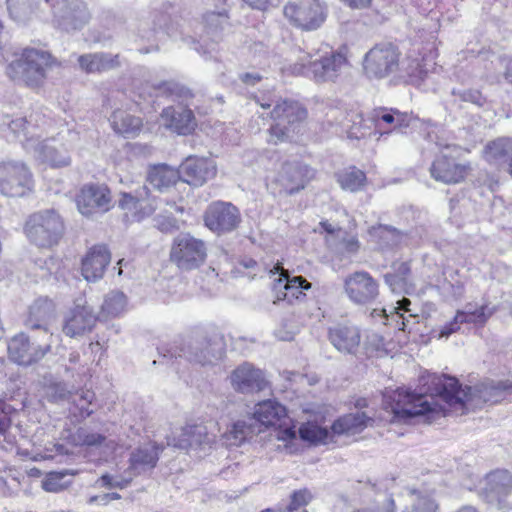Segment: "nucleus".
Instances as JSON below:
<instances>
[{
  "label": "nucleus",
  "instance_id": "obj_1",
  "mask_svg": "<svg viewBox=\"0 0 512 512\" xmlns=\"http://www.w3.org/2000/svg\"><path fill=\"white\" fill-rule=\"evenodd\" d=\"M430 394L446 403L448 414L464 415L485 403H498L504 398V381L485 380L474 386L462 387L459 380L447 375H435Z\"/></svg>",
  "mask_w": 512,
  "mask_h": 512
},
{
  "label": "nucleus",
  "instance_id": "obj_2",
  "mask_svg": "<svg viewBox=\"0 0 512 512\" xmlns=\"http://www.w3.org/2000/svg\"><path fill=\"white\" fill-rule=\"evenodd\" d=\"M434 376L429 377L424 393H415L403 388L386 392L383 396L384 409L393 414L394 420L404 422L418 416L434 419L448 415L446 403L430 394L431 380Z\"/></svg>",
  "mask_w": 512,
  "mask_h": 512
},
{
  "label": "nucleus",
  "instance_id": "obj_3",
  "mask_svg": "<svg viewBox=\"0 0 512 512\" xmlns=\"http://www.w3.org/2000/svg\"><path fill=\"white\" fill-rule=\"evenodd\" d=\"M5 73L19 85L39 90L48 79L49 71L60 65L51 52L34 47H24L13 54Z\"/></svg>",
  "mask_w": 512,
  "mask_h": 512
},
{
  "label": "nucleus",
  "instance_id": "obj_4",
  "mask_svg": "<svg viewBox=\"0 0 512 512\" xmlns=\"http://www.w3.org/2000/svg\"><path fill=\"white\" fill-rule=\"evenodd\" d=\"M373 423L374 418L365 412L347 413L335 419L330 430L316 421H307L300 425L298 433L302 441L318 446L334 442L335 436L359 434Z\"/></svg>",
  "mask_w": 512,
  "mask_h": 512
},
{
  "label": "nucleus",
  "instance_id": "obj_5",
  "mask_svg": "<svg viewBox=\"0 0 512 512\" xmlns=\"http://www.w3.org/2000/svg\"><path fill=\"white\" fill-rule=\"evenodd\" d=\"M349 64L346 55L340 51L317 50L316 54H304L300 61L290 64L286 70L293 76H303L315 83L334 82L342 68Z\"/></svg>",
  "mask_w": 512,
  "mask_h": 512
},
{
  "label": "nucleus",
  "instance_id": "obj_6",
  "mask_svg": "<svg viewBox=\"0 0 512 512\" xmlns=\"http://www.w3.org/2000/svg\"><path fill=\"white\" fill-rule=\"evenodd\" d=\"M309 112L304 103L292 98H282L273 105L268 114L272 121L267 129V143L279 145L289 142L291 132L307 121Z\"/></svg>",
  "mask_w": 512,
  "mask_h": 512
},
{
  "label": "nucleus",
  "instance_id": "obj_7",
  "mask_svg": "<svg viewBox=\"0 0 512 512\" xmlns=\"http://www.w3.org/2000/svg\"><path fill=\"white\" fill-rule=\"evenodd\" d=\"M66 226L62 216L54 209L30 214L23 226L27 239L39 248L51 249L63 239Z\"/></svg>",
  "mask_w": 512,
  "mask_h": 512
},
{
  "label": "nucleus",
  "instance_id": "obj_8",
  "mask_svg": "<svg viewBox=\"0 0 512 512\" xmlns=\"http://www.w3.org/2000/svg\"><path fill=\"white\" fill-rule=\"evenodd\" d=\"M431 177L447 185L465 182L473 172V164L458 147H446L437 154L429 169Z\"/></svg>",
  "mask_w": 512,
  "mask_h": 512
},
{
  "label": "nucleus",
  "instance_id": "obj_9",
  "mask_svg": "<svg viewBox=\"0 0 512 512\" xmlns=\"http://www.w3.org/2000/svg\"><path fill=\"white\" fill-rule=\"evenodd\" d=\"M208 243L191 233H182L173 238L169 261L182 272H190L203 267L208 259Z\"/></svg>",
  "mask_w": 512,
  "mask_h": 512
},
{
  "label": "nucleus",
  "instance_id": "obj_10",
  "mask_svg": "<svg viewBox=\"0 0 512 512\" xmlns=\"http://www.w3.org/2000/svg\"><path fill=\"white\" fill-rule=\"evenodd\" d=\"M439 55L435 40L413 41L401 60L399 71L410 83L423 81Z\"/></svg>",
  "mask_w": 512,
  "mask_h": 512
},
{
  "label": "nucleus",
  "instance_id": "obj_11",
  "mask_svg": "<svg viewBox=\"0 0 512 512\" xmlns=\"http://www.w3.org/2000/svg\"><path fill=\"white\" fill-rule=\"evenodd\" d=\"M35 179L23 161H0V193L6 197L22 198L34 192Z\"/></svg>",
  "mask_w": 512,
  "mask_h": 512
},
{
  "label": "nucleus",
  "instance_id": "obj_12",
  "mask_svg": "<svg viewBox=\"0 0 512 512\" xmlns=\"http://www.w3.org/2000/svg\"><path fill=\"white\" fill-rule=\"evenodd\" d=\"M400 63L399 47L393 42H381L365 54L363 69L367 76L382 79L399 71Z\"/></svg>",
  "mask_w": 512,
  "mask_h": 512
},
{
  "label": "nucleus",
  "instance_id": "obj_13",
  "mask_svg": "<svg viewBox=\"0 0 512 512\" xmlns=\"http://www.w3.org/2000/svg\"><path fill=\"white\" fill-rule=\"evenodd\" d=\"M74 202L83 216L106 213L113 207L112 191L106 183H85L76 192Z\"/></svg>",
  "mask_w": 512,
  "mask_h": 512
},
{
  "label": "nucleus",
  "instance_id": "obj_14",
  "mask_svg": "<svg viewBox=\"0 0 512 512\" xmlns=\"http://www.w3.org/2000/svg\"><path fill=\"white\" fill-rule=\"evenodd\" d=\"M283 12L291 25L306 31L319 28L325 20L324 9L317 0L289 2Z\"/></svg>",
  "mask_w": 512,
  "mask_h": 512
},
{
  "label": "nucleus",
  "instance_id": "obj_15",
  "mask_svg": "<svg viewBox=\"0 0 512 512\" xmlns=\"http://www.w3.org/2000/svg\"><path fill=\"white\" fill-rule=\"evenodd\" d=\"M343 287L348 299L358 305L372 304L380 294L379 282L364 270L348 274L344 278Z\"/></svg>",
  "mask_w": 512,
  "mask_h": 512
},
{
  "label": "nucleus",
  "instance_id": "obj_16",
  "mask_svg": "<svg viewBox=\"0 0 512 512\" xmlns=\"http://www.w3.org/2000/svg\"><path fill=\"white\" fill-rule=\"evenodd\" d=\"M41 343L30 338L24 333H19L11 338L8 344L9 359L19 365H31L40 361L50 350V339L43 338Z\"/></svg>",
  "mask_w": 512,
  "mask_h": 512
},
{
  "label": "nucleus",
  "instance_id": "obj_17",
  "mask_svg": "<svg viewBox=\"0 0 512 512\" xmlns=\"http://www.w3.org/2000/svg\"><path fill=\"white\" fill-rule=\"evenodd\" d=\"M203 221L210 231L220 235L235 230L241 222V214L232 203L216 201L207 207Z\"/></svg>",
  "mask_w": 512,
  "mask_h": 512
},
{
  "label": "nucleus",
  "instance_id": "obj_18",
  "mask_svg": "<svg viewBox=\"0 0 512 512\" xmlns=\"http://www.w3.org/2000/svg\"><path fill=\"white\" fill-rule=\"evenodd\" d=\"M160 120L165 129L179 136L194 135L198 128L194 111L182 103L163 108Z\"/></svg>",
  "mask_w": 512,
  "mask_h": 512
},
{
  "label": "nucleus",
  "instance_id": "obj_19",
  "mask_svg": "<svg viewBox=\"0 0 512 512\" xmlns=\"http://www.w3.org/2000/svg\"><path fill=\"white\" fill-rule=\"evenodd\" d=\"M119 207L129 221L141 222L154 214L156 198L150 195V189L144 185L135 195L127 192L121 193Z\"/></svg>",
  "mask_w": 512,
  "mask_h": 512
},
{
  "label": "nucleus",
  "instance_id": "obj_20",
  "mask_svg": "<svg viewBox=\"0 0 512 512\" xmlns=\"http://www.w3.org/2000/svg\"><path fill=\"white\" fill-rule=\"evenodd\" d=\"M111 251L107 244L97 243L90 246L80 261V272L88 282L102 279L111 262Z\"/></svg>",
  "mask_w": 512,
  "mask_h": 512
},
{
  "label": "nucleus",
  "instance_id": "obj_21",
  "mask_svg": "<svg viewBox=\"0 0 512 512\" xmlns=\"http://www.w3.org/2000/svg\"><path fill=\"white\" fill-rule=\"evenodd\" d=\"M178 172L183 182L194 187H200L215 177L217 168L210 158L191 155L182 161L178 167Z\"/></svg>",
  "mask_w": 512,
  "mask_h": 512
},
{
  "label": "nucleus",
  "instance_id": "obj_22",
  "mask_svg": "<svg viewBox=\"0 0 512 512\" xmlns=\"http://www.w3.org/2000/svg\"><path fill=\"white\" fill-rule=\"evenodd\" d=\"M316 171L307 164L300 162H285L282 167V173L277 181L281 185V193L285 195H294L305 189V187L315 179Z\"/></svg>",
  "mask_w": 512,
  "mask_h": 512
},
{
  "label": "nucleus",
  "instance_id": "obj_23",
  "mask_svg": "<svg viewBox=\"0 0 512 512\" xmlns=\"http://www.w3.org/2000/svg\"><path fill=\"white\" fill-rule=\"evenodd\" d=\"M233 389L239 393H253L264 390L268 383L262 370L250 363L236 367L230 375Z\"/></svg>",
  "mask_w": 512,
  "mask_h": 512
},
{
  "label": "nucleus",
  "instance_id": "obj_24",
  "mask_svg": "<svg viewBox=\"0 0 512 512\" xmlns=\"http://www.w3.org/2000/svg\"><path fill=\"white\" fill-rule=\"evenodd\" d=\"M486 492L491 494L497 508L506 512L511 509L507 497L512 493V472L507 469H495L485 476Z\"/></svg>",
  "mask_w": 512,
  "mask_h": 512
},
{
  "label": "nucleus",
  "instance_id": "obj_25",
  "mask_svg": "<svg viewBox=\"0 0 512 512\" xmlns=\"http://www.w3.org/2000/svg\"><path fill=\"white\" fill-rule=\"evenodd\" d=\"M97 321L98 317L89 307L77 305L65 316L62 331L67 337L76 338L90 333Z\"/></svg>",
  "mask_w": 512,
  "mask_h": 512
},
{
  "label": "nucleus",
  "instance_id": "obj_26",
  "mask_svg": "<svg viewBox=\"0 0 512 512\" xmlns=\"http://www.w3.org/2000/svg\"><path fill=\"white\" fill-rule=\"evenodd\" d=\"M276 270H280L278 282L285 281L283 290L277 292L274 304L286 302L290 305L302 302L306 298V291L311 289V283L303 276L290 277L288 270L277 264Z\"/></svg>",
  "mask_w": 512,
  "mask_h": 512
},
{
  "label": "nucleus",
  "instance_id": "obj_27",
  "mask_svg": "<svg viewBox=\"0 0 512 512\" xmlns=\"http://www.w3.org/2000/svg\"><path fill=\"white\" fill-rule=\"evenodd\" d=\"M371 120L376 128L383 130L382 134L402 132L411 124V116L408 113L387 107L374 109Z\"/></svg>",
  "mask_w": 512,
  "mask_h": 512
},
{
  "label": "nucleus",
  "instance_id": "obj_28",
  "mask_svg": "<svg viewBox=\"0 0 512 512\" xmlns=\"http://www.w3.org/2000/svg\"><path fill=\"white\" fill-rule=\"evenodd\" d=\"M328 339L340 352L353 354L361 343L359 329L349 323H337L328 330Z\"/></svg>",
  "mask_w": 512,
  "mask_h": 512
},
{
  "label": "nucleus",
  "instance_id": "obj_29",
  "mask_svg": "<svg viewBox=\"0 0 512 512\" xmlns=\"http://www.w3.org/2000/svg\"><path fill=\"white\" fill-rule=\"evenodd\" d=\"M252 418L265 428L280 427L283 421L289 420L286 407L271 399L258 402L254 407Z\"/></svg>",
  "mask_w": 512,
  "mask_h": 512
},
{
  "label": "nucleus",
  "instance_id": "obj_30",
  "mask_svg": "<svg viewBox=\"0 0 512 512\" xmlns=\"http://www.w3.org/2000/svg\"><path fill=\"white\" fill-rule=\"evenodd\" d=\"M163 449V445L154 441L137 447L130 454L129 470L136 475L154 469L158 464Z\"/></svg>",
  "mask_w": 512,
  "mask_h": 512
},
{
  "label": "nucleus",
  "instance_id": "obj_31",
  "mask_svg": "<svg viewBox=\"0 0 512 512\" xmlns=\"http://www.w3.org/2000/svg\"><path fill=\"white\" fill-rule=\"evenodd\" d=\"M55 311V304L51 299L38 298L29 307L25 325L31 329H41L43 338L50 339L51 334L45 326Z\"/></svg>",
  "mask_w": 512,
  "mask_h": 512
},
{
  "label": "nucleus",
  "instance_id": "obj_32",
  "mask_svg": "<svg viewBox=\"0 0 512 512\" xmlns=\"http://www.w3.org/2000/svg\"><path fill=\"white\" fill-rule=\"evenodd\" d=\"M486 161L507 171L512 165V138L499 137L489 141L483 150Z\"/></svg>",
  "mask_w": 512,
  "mask_h": 512
},
{
  "label": "nucleus",
  "instance_id": "obj_33",
  "mask_svg": "<svg viewBox=\"0 0 512 512\" xmlns=\"http://www.w3.org/2000/svg\"><path fill=\"white\" fill-rule=\"evenodd\" d=\"M179 179L178 169L167 164H154L147 170L146 183L159 192L168 191Z\"/></svg>",
  "mask_w": 512,
  "mask_h": 512
},
{
  "label": "nucleus",
  "instance_id": "obj_34",
  "mask_svg": "<svg viewBox=\"0 0 512 512\" xmlns=\"http://www.w3.org/2000/svg\"><path fill=\"white\" fill-rule=\"evenodd\" d=\"M78 63L87 74L103 73L120 66L119 55L108 53H89L79 56Z\"/></svg>",
  "mask_w": 512,
  "mask_h": 512
},
{
  "label": "nucleus",
  "instance_id": "obj_35",
  "mask_svg": "<svg viewBox=\"0 0 512 512\" xmlns=\"http://www.w3.org/2000/svg\"><path fill=\"white\" fill-rule=\"evenodd\" d=\"M112 129L125 137H136L143 128V121L140 117L130 114L123 109H116L110 117Z\"/></svg>",
  "mask_w": 512,
  "mask_h": 512
},
{
  "label": "nucleus",
  "instance_id": "obj_36",
  "mask_svg": "<svg viewBox=\"0 0 512 512\" xmlns=\"http://www.w3.org/2000/svg\"><path fill=\"white\" fill-rule=\"evenodd\" d=\"M41 162L50 168H64L70 165L71 158L63 144L44 142L38 150Z\"/></svg>",
  "mask_w": 512,
  "mask_h": 512
},
{
  "label": "nucleus",
  "instance_id": "obj_37",
  "mask_svg": "<svg viewBox=\"0 0 512 512\" xmlns=\"http://www.w3.org/2000/svg\"><path fill=\"white\" fill-rule=\"evenodd\" d=\"M337 182L342 189L357 192L367 184L366 173L356 166H349L336 175Z\"/></svg>",
  "mask_w": 512,
  "mask_h": 512
},
{
  "label": "nucleus",
  "instance_id": "obj_38",
  "mask_svg": "<svg viewBox=\"0 0 512 512\" xmlns=\"http://www.w3.org/2000/svg\"><path fill=\"white\" fill-rule=\"evenodd\" d=\"M127 308V296L122 291H111L104 298L101 314L106 318H115L125 313Z\"/></svg>",
  "mask_w": 512,
  "mask_h": 512
},
{
  "label": "nucleus",
  "instance_id": "obj_39",
  "mask_svg": "<svg viewBox=\"0 0 512 512\" xmlns=\"http://www.w3.org/2000/svg\"><path fill=\"white\" fill-rule=\"evenodd\" d=\"M95 400V393L92 390H84L75 392L72 395V403L74 408L72 412L75 416L86 418L93 413V410L90 408L93 401Z\"/></svg>",
  "mask_w": 512,
  "mask_h": 512
},
{
  "label": "nucleus",
  "instance_id": "obj_40",
  "mask_svg": "<svg viewBox=\"0 0 512 512\" xmlns=\"http://www.w3.org/2000/svg\"><path fill=\"white\" fill-rule=\"evenodd\" d=\"M253 433L254 429L252 425H249L244 421H237L233 423L230 430L224 433L223 437L228 445L240 446Z\"/></svg>",
  "mask_w": 512,
  "mask_h": 512
},
{
  "label": "nucleus",
  "instance_id": "obj_41",
  "mask_svg": "<svg viewBox=\"0 0 512 512\" xmlns=\"http://www.w3.org/2000/svg\"><path fill=\"white\" fill-rule=\"evenodd\" d=\"M222 355L223 353L221 351H216V349L212 347L210 340L205 339L201 343V347L193 354L190 361L196 365L208 366L214 364Z\"/></svg>",
  "mask_w": 512,
  "mask_h": 512
},
{
  "label": "nucleus",
  "instance_id": "obj_42",
  "mask_svg": "<svg viewBox=\"0 0 512 512\" xmlns=\"http://www.w3.org/2000/svg\"><path fill=\"white\" fill-rule=\"evenodd\" d=\"M392 272L385 275L387 284L393 286L400 283H407L411 275L410 261H395L391 265Z\"/></svg>",
  "mask_w": 512,
  "mask_h": 512
},
{
  "label": "nucleus",
  "instance_id": "obj_43",
  "mask_svg": "<svg viewBox=\"0 0 512 512\" xmlns=\"http://www.w3.org/2000/svg\"><path fill=\"white\" fill-rule=\"evenodd\" d=\"M458 311L461 318L465 320V324H474L479 327H484L494 313V309H489L487 305H482L473 311Z\"/></svg>",
  "mask_w": 512,
  "mask_h": 512
},
{
  "label": "nucleus",
  "instance_id": "obj_44",
  "mask_svg": "<svg viewBox=\"0 0 512 512\" xmlns=\"http://www.w3.org/2000/svg\"><path fill=\"white\" fill-rule=\"evenodd\" d=\"M313 499V495L308 488L294 490L290 495L289 504L285 512H297L300 508L306 507Z\"/></svg>",
  "mask_w": 512,
  "mask_h": 512
},
{
  "label": "nucleus",
  "instance_id": "obj_45",
  "mask_svg": "<svg viewBox=\"0 0 512 512\" xmlns=\"http://www.w3.org/2000/svg\"><path fill=\"white\" fill-rule=\"evenodd\" d=\"M397 304L398 306L394 308V311L391 312L390 315L386 313L385 309H382V314L387 321L389 320V318L395 320L398 329L405 331L407 320L404 317L403 313H401L400 311L410 313L411 301L408 298H403L402 300L398 301Z\"/></svg>",
  "mask_w": 512,
  "mask_h": 512
},
{
  "label": "nucleus",
  "instance_id": "obj_46",
  "mask_svg": "<svg viewBox=\"0 0 512 512\" xmlns=\"http://www.w3.org/2000/svg\"><path fill=\"white\" fill-rule=\"evenodd\" d=\"M155 227L164 233H171L180 229L179 220L168 210H164L156 215Z\"/></svg>",
  "mask_w": 512,
  "mask_h": 512
},
{
  "label": "nucleus",
  "instance_id": "obj_47",
  "mask_svg": "<svg viewBox=\"0 0 512 512\" xmlns=\"http://www.w3.org/2000/svg\"><path fill=\"white\" fill-rule=\"evenodd\" d=\"M66 475L67 472H49L42 481V488L46 492L53 493L65 490L68 487V484L64 482V478Z\"/></svg>",
  "mask_w": 512,
  "mask_h": 512
},
{
  "label": "nucleus",
  "instance_id": "obj_48",
  "mask_svg": "<svg viewBox=\"0 0 512 512\" xmlns=\"http://www.w3.org/2000/svg\"><path fill=\"white\" fill-rule=\"evenodd\" d=\"M465 320H463L460 316V313L459 311L457 310L453 319L449 322H447L445 325H443L438 334H437V338L438 339H441V338H448L450 335L458 332L461 328V325L462 324H465L464 322Z\"/></svg>",
  "mask_w": 512,
  "mask_h": 512
},
{
  "label": "nucleus",
  "instance_id": "obj_49",
  "mask_svg": "<svg viewBox=\"0 0 512 512\" xmlns=\"http://www.w3.org/2000/svg\"><path fill=\"white\" fill-rule=\"evenodd\" d=\"M277 430V439L283 442H292L296 439L297 432L292 420L283 421L280 427H273Z\"/></svg>",
  "mask_w": 512,
  "mask_h": 512
},
{
  "label": "nucleus",
  "instance_id": "obj_50",
  "mask_svg": "<svg viewBox=\"0 0 512 512\" xmlns=\"http://www.w3.org/2000/svg\"><path fill=\"white\" fill-rule=\"evenodd\" d=\"M343 251L348 254H356L360 250L361 244L357 234L345 233L341 239Z\"/></svg>",
  "mask_w": 512,
  "mask_h": 512
},
{
  "label": "nucleus",
  "instance_id": "obj_51",
  "mask_svg": "<svg viewBox=\"0 0 512 512\" xmlns=\"http://www.w3.org/2000/svg\"><path fill=\"white\" fill-rule=\"evenodd\" d=\"M79 438L81 441V445L94 447L101 446L106 440V437L104 435L97 432H87L84 434H80Z\"/></svg>",
  "mask_w": 512,
  "mask_h": 512
},
{
  "label": "nucleus",
  "instance_id": "obj_52",
  "mask_svg": "<svg viewBox=\"0 0 512 512\" xmlns=\"http://www.w3.org/2000/svg\"><path fill=\"white\" fill-rule=\"evenodd\" d=\"M464 100L482 106L485 103V97L478 90H469L464 94Z\"/></svg>",
  "mask_w": 512,
  "mask_h": 512
},
{
  "label": "nucleus",
  "instance_id": "obj_53",
  "mask_svg": "<svg viewBox=\"0 0 512 512\" xmlns=\"http://www.w3.org/2000/svg\"><path fill=\"white\" fill-rule=\"evenodd\" d=\"M341 231L340 227H335L328 220L323 219L319 222V233L327 235H335Z\"/></svg>",
  "mask_w": 512,
  "mask_h": 512
},
{
  "label": "nucleus",
  "instance_id": "obj_54",
  "mask_svg": "<svg viewBox=\"0 0 512 512\" xmlns=\"http://www.w3.org/2000/svg\"><path fill=\"white\" fill-rule=\"evenodd\" d=\"M28 124H29V122L27 121L26 118H17V119H13L10 122V128L14 132L18 133V132H21V131H26Z\"/></svg>",
  "mask_w": 512,
  "mask_h": 512
},
{
  "label": "nucleus",
  "instance_id": "obj_55",
  "mask_svg": "<svg viewBox=\"0 0 512 512\" xmlns=\"http://www.w3.org/2000/svg\"><path fill=\"white\" fill-rule=\"evenodd\" d=\"M352 9H365L371 6L372 0H342Z\"/></svg>",
  "mask_w": 512,
  "mask_h": 512
},
{
  "label": "nucleus",
  "instance_id": "obj_56",
  "mask_svg": "<svg viewBox=\"0 0 512 512\" xmlns=\"http://www.w3.org/2000/svg\"><path fill=\"white\" fill-rule=\"evenodd\" d=\"M261 79L262 77L258 74L245 73L241 76V80L246 84H255Z\"/></svg>",
  "mask_w": 512,
  "mask_h": 512
},
{
  "label": "nucleus",
  "instance_id": "obj_57",
  "mask_svg": "<svg viewBox=\"0 0 512 512\" xmlns=\"http://www.w3.org/2000/svg\"><path fill=\"white\" fill-rule=\"evenodd\" d=\"M504 77L509 83H512V58L507 61Z\"/></svg>",
  "mask_w": 512,
  "mask_h": 512
},
{
  "label": "nucleus",
  "instance_id": "obj_58",
  "mask_svg": "<svg viewBox=\"0 0 512 512\" xmlns=\"http://www.w3.org/2000/svg\"><path fill=\"white\" fill-rule=\"evenodd\" d=\"M255 101L263 109H269L272 106V102L270 100H265L264 98L255 97Z\"/></svg>",
  "mask_w": 512,
  "mask_h": 512
},
{
  "label": "nucleus",
  "instance_id": "obj_59",
  "mask_svg": "<svg viewBox=\"0 0 512 512\" xmlns=\"http://www.w3.org/2000/svg\"><path fill=\"white\" fill-rule=\"evenodd\" d=\"M354 406L357 409L366 408V407H368V400L366 398H364V397L358 398V399H356V401L354 403Z\"/></svg>",
  "mask_w": 512,
  "mask_h": 512
},
{
  "label": "nucleus",
  "instance_id": "obj_60",
  "mask_svg": "<svg viewBox=\"0 0 512 512\" xmlns=\"http://www.w3.org/2000/svg\"><path fill=\"white\" fill-rule=\"evenodd\" d=\"M277 337L281 340H292L294 338V335L292 332H287L285 334H282L281 330H278Z\"/></svg>",
  "mask_w": 512,
  "mask_h": 512
},
{
  "label": "nucleus",
  "instance_id": "obj_61",
  "mask_svg": "<svg viewBox=\"0 0 512 512\" xmlns=\"http://www.w3.org/2000/svg\"><path fill=\"white\" fill-rule=\"evenodd\" d=\"M252 7L258 8V9H265L266 3L261 1H253V0H246Z\"/></svg>",
  "mask_w": 512,
  "mask_h": 512
},
{
  "label": "nucleus",
  "instance_id": "obj_62",
  "mask_svg": "<svg viewBox=\"0 0 512 512\" xmlns=\"http://www.w3.org/2000/svg\"><path fill=\"white\" fill-rule=\"evenodd\" d=\"M194 430H199V433H201L202 426H200V425L189 426L186 428V434L191 435L194 433Z\"/></svg>",
  "mask_w": 512,
  "mask_h": 512
},
{
  "label": "nucleus",
  "instance_id": "obj_63",
  "mask_svg": "<svg viewBox=\"0 0 512 512\" xmlns=\"http://www.w3.org/2000/svg\"><path fill=\"white\" fill-rule=\"evenodd\" d=\"M456 512H478V510L472 506H463L460 509H458Z\"/></svg>",
  "mask_w": 512,
  "mask_h": 512
},
{
  "label": "nucleus",
  "instance_id": "obj_64",
  "mask_svg": "<svg viewBox=\"0 0 512 512\" xmlns=\"http://www.w3.org/2000/svg\"><path fill=\"white\" fill-rule=\"evenodd\" d=\"M504 390L505 393L512 395V382L504 381Z\"/></svg>",
  "mask_w": 512,
  "mask_h": 512
}]
</instances>
